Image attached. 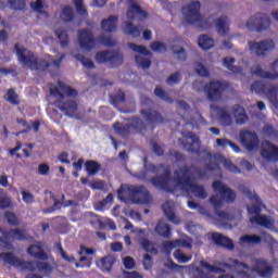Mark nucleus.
Listing matches in <instances>:
<instances>
[{
    "label": "nucleus",
    "instance_id": "nucleus-1",
    "mask_svg": "<svg viewBox=\"0 0 278 278\" xmlns=\"http://www.w3.org/2000/svg\"><path fill=\"white\" fill-rule=\"evenodd\" d=\"M208 170H218V164L213 163L204 170L194 166H182L174 172V178H170V170L165 169L161 177L152 178L150 181L155 188L165 190V192H175L177 188H180L182 192H191L197 199H207L205 187L192 181L194 179H205Z\"/></svg>",
    "mask_w": 278,
    "mask_h": 278
},
{
    "label": "nucleus",
    "instance_id": "nucleus-2",
    "mask_svg": "<svg viewBox=\"0 0 278 278\" xmlns=\"http://www.w3.org/2000/svg\"><path fill=\"white\" fill-rule=\"evenodd\" d=\"M200 265L202 268H206L208 273H225V268H229V270H233L243 278L251 277V273H256L258 277L270 278L274 273L271 265L264 260H256L253 267H249V265L238 260H230L229 263H217L215 265H210L207 262L201 261Z\"/></svg>",
    "mask_w": 278,
    "mask_h": 278
},
{
    "label": "nucleus",
    "instance_id": "nucleus-3",
    "mask_svg": "<svg viewBox=\"0 0 278 278\" xmlns=\"http://www.w3.org/2000/svg\"><path fill=\"white\" fill-rule=\"evenodd\" d=\"M15 51L18 56V61L31 68V71H47L49 66H55V68H60V64H62V60L66 58L65 54H61V56L56 60H53V56L48 55L45 60H39L34 55V52L27 50L25 47L16 43Z\"/></svg>",
    "mask_w": 278,
    "mask_h": 278
},
{
    "label": "nucleus",
    "instance_id": "nucleus-4",
    "mask_svg": "<svg viewBox=\"0 0 278 278\" xmlns=\"http://www.w3.org/2000/svg\"><path fill=\"white\" fill-rule=\"evenodd\" d=\"M50 94L55 97L54 103L65 116H73L77 112V102L68 99L70 97H77V90L59 81L58 86L50 88Z\"/></svg>",
    "mask_w": 278,
    "mask_h": 278
},
{
    "label": "nucleus",
    "instance_id": "nucleus-5",
    "mask_svg": "<svg viewBox=\"0 0 278 278\" xmlns=\"http://www.w3.org/2000/svg\"><path fill=\"white\" fill-rule=\"evenodd\" d=\"M213 188L215 192H218L220 195H212L210 198V203L216 211L217 220L223 225L224 223H227V220H231L233 217L218 210H220L223 201H226V203H233V201H236V192L218 180L213 182Z\"/></svg>",
    "mask_w": 278,
    "mask_h": 278
},
{
    "label": "nucleus",
    "instance_id": "nucleus-6",
    "mask_svg": "<svg viewBox=\"0 0 278 278\" xmlns=\"http://www.w3.org/2000/svg\"><path fill=\"white\" fill-rule=\"evenodd\" d=\"M0 260H2V262H4V264H10V266L20 268V270H28L29 273H33V270H36V266H37L39 273H45V275H49V273H51V270H52L49 263L25 262L24 260L16 257L13 253H1Z\"/></svg>",
    "mask_w": 278,
    "mask_h": 278
},
{
    "label": "nucleus",
    "instance_id": "nucleus-7",
    "mask_svg": "<svg viewBox=\"0 0 278 278\" xmlns=\"http://www.w3.org/2000/svg\"><path fill=\"white\" fill-rule=\"evenodd\" d=\"M117 197L122 200L125 197H130L132 203H141L142 205H147L152 201L151 193L144 186L125 185L118 189Z\"/></svg>",
    "mask_w": 278,
    "mask_h": 278
},
{
    "label": "nucleus",
    "instance_id": "nucleus-8",
    "mask_svg": "<svg viewBox=\"0 0 278 278\" xmlns=\"http://www.w3.org/2000/svg\"><path fill=\"white\" fill-rule=\"evenodd\" d=\"M229 88V84L220 80H212L204 86V92L208 101H220L223 99V92Z\"/></svg>",
    "mask_w": 278,
    "mask_h": 278
},
{
    "label": "nucleus",
    "instance_id": "nucleus-9",
    "mask_svg": "<svg viewBox=\"0 0 278 278\" xmlns=\"http://www.w3.org/2000/svg\"><path fill=\"white\" fill-rule=\"evenodd\" d=\"M251 91L256 92V94H266L270 103L278 110V87H266L262 81H254Z\"/></svg>",
    "mask_w": 278,
    "mask_h": 278
},
{
    "label": "nucleus",
    "instance_id": "nucleus-10",
    "mask_svg": "<svg viewBox=\"0 0 278 278\" xmlns=\"http://www.w3.org/2000/svg\"><path fill=\"white\" fill-rule=\"evenodd\" d=\"M245 27L250 31H253V29H256V31L268 29V27H270V18L264 14L257 13L247 21Z\"/></svg>",
    "mask_w": 278,
    "mask_h": 278
},
{
    "label": "nucleus",
    "instance_id": "nucleus-11",
    "mask_svg": "<svg viewBox=\"0 0 278 278\" xmlns=\"http://www.w3.org/2000/svg\"><path fill=\"white\" fill-rule=\"evenodd\" d=\"M178 142L188 153H199L201 144L199 143V137L193 132H182V139H179Z\"/></svg>",
    "mask_w": 278,
    "mask_h": 278
},
{
    "label": "nucleus",
    "instance_id": "nucleus-12",
    "mask_svg": "<svg viewBox=\"0 0 278 278\" xmlns=\"http://www.w3.org/2000/svg\"><path fill=\"white\" fill-rule=\"evenodd\" d=\"M239 190L240 192H242V194L250 199V201H253V204L251 206H248L249 214L260 216V213L262 212V200H260V197L256 195V193L252 192L251 189L245 186H240Z\"/></svg>",
    "mask_w": 278,
    "mask_h": 278
},
{
    "label": "nucleus",
    "instance_id": "nucleus-13",
    "mask_svg": "<svg viewBox=\"0 0 278 278\" xmlns=\"http://www.w3.org/2000/svg\"><path fill=\"white\" fill-rule=\"evenodd\" d=\"M201 2L193 1L182 8V16L185 21L192 25L201 16Z\"/></svg>",
    "mask_w": 278,
    "mask_h": 278
},
{
    "label": "nucleus",
    "instance_id": "nucleus-14",
    "mask_svg": "<svg viewBox=\"0 0 278 278\" xmlns=\"http://www.w3.org/2000/svg\"><path fill=\"white\" fill-rule=\"evenodd\" d=\"M249 49L251 53H254L255 55H266L268 51H273L275 49V41L270 39H266L263 41H249Z\"/></svg>",
    "mask_w": 278,
    "mask_h": 278
},
{
    "label": "nucleus",
    "instance_id": "nucleus-15",
    "mask_svg": "<svg viewBox=\"0 0 278 278\" xmlns=\"http://www.w3.org/2000/svg\"><path fill=\"white\" fill-rule=\"evenodd\" d=\"M78 45L83 51H92L94 49V35L88 29L78 31Z\"/></svg>",
    "mask_w": 278,
    "mask_h": 278
},
{
    "label": "nucleus",
    "instance_id": "nucleus-16",
    "mask_svg": "<svg viewBox=\"0 0 278 278\" xmlns=\"http://www.w3.org/2000/svg\"><path fill=\"white\" fill-rule=\"evenodd\" d=\"M261 155L267 162H278V147L269 141H264L262 143Z\"/></svg>",
    "mask_w": 278,
    "mask_h": 278
},
{
    "label": "nucleus",
    "instance_id": "nucleus-17",
    "mask_svg": "<svg viewBox=\"0 0 278 278\" xmlns=\"http://www.w3.org/2000/svg\"><path fill=\"white\" fill-rule=\"evenodd\" d=\"M240 140L247 151H253L260 142L257 135L249 130L240 132Z\"/></svg>",
    "mask_w": 278,
    "mask_h": 278
},
{
    "label": "nucleus",
    "instance_id": "nucleus-18",
    "mask_svg": "<svg viewBox=\"0 0 278 278\" xmlns=\"http://www.w3.org/2000/svg\"><path fill=\"white\" fill-rule=\"evenodd\" d=\"M216 112L220 121V124L224 127H229V125H232L233 116H231V114H233V109L229 106H222V108H217Z\"/></svg>",
    "mask_w": 278,
    "mask_h": 278
},
{
    "label": "nucleus",
    "instance_id": "nucleus-19",
    "mask_svg": "<svg viewBox=\"0 0 278 278\" xmlns=\"http://www.w3.org/2000/svg\"><path fill=\"white\" fill-rule=\"evenodd\" d=\"M141 115L143 116L144 121L151 125H160L164 123V116H162L155 110H141Z\"/></svg>",
    "mask_w": 278,
    "mask_h": 278
},
{
    "label": "nucleus",
    "instance_id": "nucleus-20",
    "mask_svg": "<svg viewBox=\"0 0 278 278\" xmlns=\"http://www.w3.org/2000/svg\"><path fill=\"white\" fill-rule=\"evenodd\" d=\"M251 75H255L256 77H261L262 79H273L278 80V73L277 72H268L260 65H254L251 68Z\"/></svg>",
    "mask_w": 278,
    "mask_h": 278
},
{
    "label": "nucleus",
    "instance_id": "nucleus-21",
    "mask_svg": "<svg viewBox=\"0 0 278 278\" xmlns=\"http://www.w3.org/2000/svg\"><path fill=\"white\" fill-rule=\"evenodd\" d=\"M163 212L166 218H168L169 223H174V225H179L180 220L177 215H175V202L166 201L163 204Z\"/></svg>",
    "mask_w": 278,
    "mask_h": 278
},
{
    "label": "nucleus",
    "instance_id": "nucleus-22",
    "mask_svg": "<svg viewBox=\"0 0 278 278\" xmlns=\"http://www.w3.org/2000/svg\"><path fill=\"white\" fill-rule=\"evenodd\" d=\"M250 223H256V225H261V227L271 229L273 225H275V219H273L270 216L257 215L250 217Z\"/></svg>",
    "mask_w": 278,
    "mask_h": 278
},
{
    "label": "nucleus",
    "instance_id": "nucleus-23",
    "mask_svg": "<svg viewBox=\"0 0 278 278\" xmlns=\"http://www.w3.org/2000/svg\"><path fill=\"white\" fill-rule=\"evenodd\" d=\"M215 27L219 36H227L229 34V18L227 16L217 17Z\"/></svg>",
    "mask_w": 278,
    "mask_h": 278
},
{
    "label": "nucleus",
    "instance_id": "nucleus-24",
    "mask_svg": "<svg viewBox=\"0 0 278 278\" xmlns=\"http://www.w3.org/2000/svg\"><path fill=\"white\" fill-rule=\"evenodd\" d=\"M127 18L134 21L136 18H147V12L143 11L138 4H131L127 11Z\"/></svg>",
    "mask_w": 278,
    "mask_h": 278
},
{
    "label": "nucleus",
    "instance_id": "nucleus-25",
    "mask_svg": "<svg viewBox=\"0 0 278 278\" xmlns=\"http://www.w3.org/2000/svg\"><path fill=\"white\" fill-rule=\"evenodd\" d=\"M28 255H31L33 257H36V260H48L49 256L47 253H45V249H42V244L37 243L34 245H30L27 250Z\"/></svg>",
    "mask_w": 278,
    "mask_h": 278
},
{
    "label": "nucleus",
    "instance_id": "nucleus-26",
    "mask_svg": "<svg viewBox=\"0 0 278 278\" xmlns=\"http://www.w3.org/2000/svg\"><path fill=\"white\" fill-rule=\"evenodd\" d=\"M213 241L215 244H219V247H225L226 249H233V241L231 239L223 236L222 233L215 232L213 233Z\"/></svg>",
    "mask_w": 278,
    "mask_h": 278
},
{
    "label": "nucleus",
    "instance_id": "nucleus-27",
    "mask_svg": "<svg viewBox=\"0 0 278 278\" xmlns=\"http://www.w3.org/2000/svg\"><path fill=\"white\" fill-rule=\"evenodd\" d=\"M154 231L157 233V236H161V238H170L172 236L170 225L164 223V220H160L156 224Z\"/></svg>",
    "mask_w": 278,
    "mask_h": 278
},
{
    "label": "nucleus",
    "instance_id": "nucleus-28",
    "mask_svg": "<svg viewBox=\"0 0 278 278\" xmlns=\"http://www.w3.org/2000/svg\"><path fill=\"white\" fill-rule=\"evenodd\" d=\"M172 53L175 60H179L180 62H185V60L188 58L186 54V48L184 46H180L179 43H174L172 47Z\"/></svg>",
    "mask_w": 278,
    "mask_h": 278
},
{
    "label": "nucleus",
    "instance_id": "nucleus-29",
    "mask_svg": "<svg viewBox=\"0 0 278 278\" xmlns=\"http://www.w3.org/2000/svg\"><path fill=\"white\" fill-rule=\"evenodd\" d=\"M232 114L236 118V123L238 125H244L249 121V117L247 116V113L244 112V108L242 106H235L232 109Z\"/></svg>",
    "mask_w": 278,
    "mask_h": 278
},
{
    "label": "nucleus",
    "instance_id": "nucleus-30",
    "mask_svg": "<svg viewBox=\"0 0 278 278\" xmlns=\"http://www.w3.org/2000/svg\"><path fill=\"white\" fill-rule=\"evenodd\" d=\"M115 262L116 258L112 255L104 256L103 258H101L100 264L103 273H112V268H114Z\"/></svg>",
    "mask_w": 278,
    "mask_h": 278
},
{
    "label": "nucleus",
    "instance_id": "nucleus-31",
    "mask_svg": "<svg viewBox=\"0 0 278 278\" xmlns=\"http://www.w3.org/2000/svg\"><path fill=\"white\" fill-rule=\"evenodd\" d=\"M216 144H217V147H220L222 149H226V147H230L232 149V151H235V153H240V148L227 138L216 139Z\"/></svg>",
    "mask_w": 278,
    "mask_h": 278
},
{
    "label": "nucleus",
    "instance_id": "nucleus-32",
    "mask_svg": "<svg viewBox=\"0 0 278 278\" xmlns=\"http://www.w3.org/2000/svg\"><path fill=\"white\" fill-rule=\"evenodd\" d=\"M199 47L203 49L204 51H207L214 47V39H212L207 35H202L199 38Z\"/></svg>",
    "mask_w": 278,
    "mask_h": 278
},
{
    "label": "nucleus",
    "instance_id": "nucleus-33",
    "mask_svg": "<svg viewBox=\"0 0 278 278\" xmlns=\"http://www.w3.org/2000/svg\"><path fill=\"white\" fill-rule=\"evenodd\" d=\"M240 244H260L262 237L255 235H244L240 237Z\"/></svg>",
    "mask_w": 278,
    "mask_h": 278
},
{
    "label": "nucleus",
    "instance_id": "nucleus-34",
    "mask_svg": "<svg viewBox=\"0 0 278 278\" xmlns=\"http://www.w3.org/2000/svg\"><path fill=\"white\" fill-rule=\"evenodd\" d=\"M116 21H118L116 16H110L108 20H103L102 29L104 31H114L116 29Z\"/></svg>",
    "mask_w": 278,
    "mask_h": 278
},
{
    "label": "nucleus",
    "instance_id": "nucleus-35",
    "mask_svg": "<svg viewBox=\"0 0 278 278\" xmlns=\"http://www.w3.org/2000/svg\"><path fill=\"white\" fill-rule=\"evenodd\" d=\"M4 99L8 103H11V105H20L21 103V100H18V93L14 91V89H9L4 94Z\"/></svg>",
    "mask_w": 278,
    "mask_h": 278
},
{
    "label": "nucleus",
    "instance_id": "nucleus-36",
    "mask_svg": "<svg viewBox=\"0 0 278 278\" xmlns=\"http://www.w3.org/2000/svg\"><path fill=\"white\" fill-rule=\"evenodd\" d=\"M86 170L90 177L97 175L99 170H101V165L94 161H87L86 164Z\"/></svg>",
    "mask_w": 278,
    "mask_h": 278
},
{
    "label": "nucleus",
    "instance_id": "nucleus-37",
    "mask_svg": "<svg viewBox=\"0 0 278 278\" xmlns=\"http://www.w3.org/2000/svg\"><path fill=\"white\" fill-rule=\"evenodd\" d=\"M191 25H194V27L203 30L210 29V27H212V23H210V20L204 18L203 16H201V14Z\"/></svg>",
    "mask_w": 278,
    "mask_h": 278
},
{
    "label": "nucleus",
    "instance_id": "nucleus-38",
    "mask_svg": "<svg viewBox=\"0 0 278 278\" xmlns=\"http://www.w3.org/2000/svg\"><path fill=\"white\" fill-rule=\"evenodd\" d=\"M233 62H236V59L231 56H227L224 59V66L231 73H242V68L238 66H233Z\"/></svg>",
    "mask_w": 278,
    "mask_h": 278
},
{
    "label": "nucleus",
    "instance_id": "nucleus-39",
    "mask_svg": "<svg viewBox=\"0 0 278 278\" xmlns=\"http://www.w3.org/2000/svg\"><path fill=\"white\" fill-rule=\"evenodd\" d=\"M89 216L91 217L90 219V225L94 227V229H105V223L101 220V217L94 213H89Z\"/></svg>",
    "mask_w": 278,
    "mask_h": 278
},
{
    "label": "nucleus",
    "instance_id": "nucleus-40",
    "mask_svg": "<svg viewBox=\"0 0 278 278\" xmlns=\"http://www.w3.org/2000/svg\"><path fill=\"white\" fill-rule=\"evenodd\" d=\"M56 37L59 38L61 42V47L66 48L68 47V34L66 33V29L64 28H58L55 30Z\"/></svg>",
    "mask_w": 278,
    "mask_h": 278
},
{
    "label": "nucleus",
    "instance_id": "nucleus-41",
    "mask_svg": "<svg viewBox=\"0 0 278 278\" xmlns=\"http://www.w3.org/2000/svg\"><path fill=\"white\" fill-rule=\"evenodd\" d=\"M9 238H13V240H26L27 232L23 229H12L9 231Z\"/></svg>",
    "mask_w": 278,
    "mask_h": 278
},
{
    "label": "nucleus",
    "instance_id": "nucleus-42",
    "mask_svg": "<svg viewBox=\"0 0 278 278\" xmlns=\"http://www.w3.org/2000/svg\"><path fill=\"white\" fill-rule=\"evenodd\" d=\"M124 31H126V34H129V36H132L134 38H138L140 36V29L134 26L131 22H125Z\"/></svg>",
    "mask_w": 278,
    "mask_h": 278
},
{
    "label": "nucleus",
    "instance_id": "nucleus-43",
    "mask_svg": "<svg viewBox=\"0 0 278 278\" xmlns=\"http://www.w3.org/2000/svg\"><path fill=\"white\" fill-rule=\"evenodd\" d=\"M75 60H77L78 62H80L83 64V66H85L88 70H92L94 68V62H92V60L84 56L83 54H74Z\"/></svg>",
    "mask_w": 278,
    "mask_h": 278
},
{
    "label": "nucleus",
    "instance_id": "nucleus-44",
    "mask_svg": "<svg viewBox=\"0 0 278 278\" xmlns=\"http://www.w3.org/2000/svg\"><path fill=\"white\" fill-rule=\"evenodd\" d=\"M111 58L112 51H102L96 54V61L98 64H105L106 62H110Z\"/></svg>",
    "mask_w": 278,
    "mask_h": 278
},
{
    "label": "nucleus",
    "instance_id": "nucleus-45",
    "mask_svg": "<svg viewBox=\"0 0 278 278\" xmlns=\"http://www.w3.org/2000/svg\"><path fill=\"white\" fill-rule=\"evenodd\" d=\"M140 245L147 251V253H157V250H155V244H153V242L149 241L147 238L140 239Z\"/></svg>",
    "mask_w": 278,
    "mask_h": 278
},
{
    "label": "nucleus",
    "instance_id": "nucleus-46",
    "mask_svg": "<svg viewBox=\"0 0 278 278\" xmlns=\"http://www.w3.org/2000/svg\"><path fill=\"white\" fill-rule=\"evenodd\" d=\"M174 257L179 262V264H188V262L192 260V256L184 254L181 250H176L174 252Z\"/></svg>",
    "mask_w": 278,
    "mask_h": 278
},
{
    "label": "nucleus",
    "instance_id": "nucleus-47",
    "mask_svg": "<svg viewBox=\"0 0 278 278\" xmlns=\"http://www.w3.org/2000/svg\"><path fill=\"white\" fill-rule=\"evenodd\" d=\"M219 162H222V164L224 165V168L226 170H229V173H240V169L238 168V166L233 165V163L230 160L222 157Z\"/></svg>",
    "mask_w": 278,
    "mask_h": 278
},
{
    "label": "nucleus",
    "instance_id": "nucleus-48",
    "mask_svg": "<svg viewBox=\"0 0 278 278\" xmlns=\"http://www.w3.org/2000/svg\"><path fill=\"white\" fill-rule=\"evenodd\" d=\"M113 128L119 136H127L129 134V125L127 124L116 123Z\"/></svg>",
    "mask_w": 278,
    "mask_h": 278
},
{
    "label": "nucleus",
    "instance_id": "nucleus-49",
    "mask_svg": "<svg viewBox=\"0 0 278 278\" xmlns=\"http://www.w3.org/2000/svg\"><path fill=\"white\" fill-rule=\"evenodd\" d=\"M154 94L155 97H159V99H162V101H166L167 103H173V99H170V97H168V93H166V91H164V89L156 87L154 89Z\"/></svg>",
    "mask_w": 278,
    "mask_h": 278
},
{
    "label": "nucleus",
    "instance_id": "nucleus-50",
    "mask_svg": "<svg viewBox=\"0 0 278 278\" xmlns=\"http://www.w3.org/2000/svg\"><path fill=\"white\" fill-rule=\"evenodd\" d=\"M129 49L135 53H141V55H151V52L147 50L144 46H138L136 43H128Z\"/></svg>",
    "mask_w": 278,
    "mask_h": 278
},
{
    "label": "nucleus",
    "instance_id": "nucleus-51",
    "mask_svg": "<svg viewBox=\"0 0 278 278\" xmlns=\"http://www.w3.org/2000/svg\"><path fill=\"white\" fill-rule=\"evenodd\" d=\"M135 60H136L138 66H140L143 70L150 68V66H151V60H149L142 55H136Z\"/></svg>",
    "mask_w": 278,
    "mask_h": 278
},
{
    "label": "nucleus",
    "instance_id": "nucleus-52",
    "mask_svg": "<svg viewBox=\"0 0 278 278\" xmlns=\"http://www.w3.org/2000/svg\"><path fill=\"white\" fill-rule=\"evenodd\" d=\"M110 64L112 66H118L123 64V54L118 52H111Z\"/></svg>",
    "mask_w": 278,
    "mask_h": 278
},
{
    "label": "nucleus",
    "instance_id": "nucleus-53",
    "mask_svg": "<svg viewBox=\"0 0 278 278\" xmlns=\"http://www.w3.org/2000/svg\"><path fill=\"white\" fill-rule=\"evenodd\" d=\"M181 81V73L176 72L166 79L167 86H175V84H179Z\"/></svg>",
    "mask_w": 278,
    "mask_h": 278
},
{
    "label": "nucleus",
    "instance_id": "nucleus-54",
    "mask_svg": "<svg viewBox=\"0 0 278 278\" xmlns=\"http://www.w3.org/2000/svg\"><path fill=\"white\" fill-rule=\"evenodd\" d=\"M61 18L65 23H70V21H73V9L71 7H65L61 14Z\"/></svg>",
    "mask_w": 278,
    "mask_h": 278
},
{
    "label": "nucleus",
    "instance_id": "nucleus-55",
    "mask_svg": "<svg viewBox=\"0 0 278 278\" xmlns=\"http://www.w3.org/2000/svg\"><path fill=\"white\" fill-rule=\"evenodd\" d=\"M150 47L155 53H166V43L162 41L153 42Z\"/></svg>",
    "mask_w": 278,
    "mask_h": 278
},
{
    "label": "nucleus",
    "instance_id": "nucleus-56",
    "mask_svg": "<svg viewBox=\"0 0 278 278\" xmlns=\"http://www.w3.org/2000/svg\"><path fill=\"white\" fill-rule=\"evenodd\" d=\"M50 197L51 199L54 200V204L53 206L49 207V208H45L43 212L45 214H51V212H55V210H60L62 203L60 202V200L55 199V194H53L52 192H50Z\"/></svg>",
    "mask_w": 278,
    "mask_h": 278
},
{
    "label": "nucleus",
    "instance_id": "nucleus-57",
    "mask_svg": "<svg viewBox=\"0 0 278 278\" xmlns=\"http://www.w3.org/2000/svg\"><path fill=\"white\" fill-rule=\"evenodd\" d=\"M11 10H25V0H9Z\"/></svg>",
    "mask_w": 278,
    "mask_h": 278
},
{
    "label": "nucleus",
    "instance_id": "nucleus-58",
    "mask_svg": "<svg viewBox=\"0 0 278 278\" xmlns=\"http://www.w3.org/2000/svg\"><path fill=\"white\" fill-rule=\"evenodd\" d=\"M31 10L34 12H38V14H42V10H45V0H37L30 3Z\"/></svg>",
    "mask_w": 278,
    "mask_h": 278
},
{
    "label": "nucleus",
    "instance_id": "nucleus-59",
    "mask_svg": "<svg viewBox=\"0 0 278 278\" xmlns=\"http://www.w3.org/2000/svg\"><path fill=\"white\" fill-rule=\"evenodd\" d=\"M187 205L190 207V210H198L199 214H202L203 216H210V213H207L203 206H200L193 201H188Z\"/></svg>",
    "mask_w": 278,
    "mask_h": 278
},
{
    "label": "nucleus",
    "instance_id": "nucleus-60",
    "mask_svg": "<svg viewBox=\"0 0 278 278\" xmlns=\"http://www.w3.org/2000/svg\"><path fill=\"white\" fill-rule=\"evenodd\" d=\"M58 249L60 251L61 257H63L65 260V262H70V264H77L75 256H73V255L68 256V254H66V252L62 248V244H59Z\"/></svg>",
    "mask_w": 278,
    "mask_h": 278
},
{
    "label": "nucleus",
    "instance_id": "nucleus-61",
    "mask_svg": "<svg viewBox=\"0 0 278 278\" xmlns=\"http://www.w3.org/2000/svg\"><path fill=\"white\" fill-rule=\"evenodd\" d=\"M203 123H205L203 116H201L199 113H195L191 121L189 122V125L197 127V125H203Z\"/></svg>",
    "mask_w": 278,
    "mask_h": 278
},
{
    "label": "nucleus",
    "instance_id": "nucleus-62",
    "mask_svg": "<svg viewBox=\"0 0 278 278\" xmlns=\"http://www.w3.org/2000/svg\"><path fill=\"white\" fill-rule=\"evenodd\" d=\"M176 247H182L184 249H192L191 239H177Z\"/></svg>",
    "mask_w": 278,
    "mask_h": 278
},
{
    "label": "nucleus",
    "instance_id": "nucleus-63",
    "mask_svg": "<svg viewBox=\"0 0 278 278\" xmlns=\"http://www.w3.org/2000/svg\"><path fill=\"white\" fill-rule=\"evenodd\" d=\"M78 14H86V7H84V0H74Z\"/></svg>",
    "mask_w": 278,
    "mask_h": 278
},
{
    "label": "nucleus",
    "instance_id": "nucleus-64",
    "mask_svg": "<svg viewBox=\"0 0 278 278\" xmlns=\"http://www.w3.org/2000/svg\"><path fill=\"white\" fill-rule=\"evenodd\" d=\"M124 278H142L138 271H123Z\"/></svg>",
    "mask_w": 278,
    "mask_h": 278
}]
</instances>
